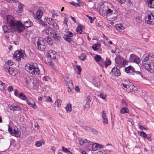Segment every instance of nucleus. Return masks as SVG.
Wrapping results in <instances>:
<instances>
[{"instance_id":"obj_39","label":"nucleus","mask_w":154,"mask_h":154,"mask_svg":"<svg viewBox=\"0 0 154 154\" xmlns=\"http://www.w3.org/2000/svg\"><path fill=\"white\" fill-rule=\"evenodd\" d=\"M19 97L22 100H25L26 99V96L23 93H21L19 95Z\"/></svg>"},{"instance_id":"obj_20","label":"nucleus","mask_w":154,"mask_h":154,"mask_svg":"<svg viewBox=\"0 0 154 154\" xmlns=\"http://www.w3.org/2000/svg\"><path fill=\"white\" fill-rule=\"evenodd\" d=\"M3 29L5 33H11L12 31L11 29H9L7 26L4 25L3 26Z\"/></svg>"},{"instance_id":"obj_37","label":"nucleus","mask_w":154,"mask_h":154,"mask_svg":"<svg viewBox=\"0 0 154 154\" xmlns=\"http://www.w3.org/2000/svg\"><path fill=\"white\" fill-rule=\"evenodd\" d=\"M150 69H149L148 71L151 72H152L154 71V64L151 63L150 64Z\"/></svg>"},{"instance_id":"obj_8","label":"nucleus","mask_w":154,"mask_h":154,"mask_svg":"<svg viewBox=\"0 0 154 154\" xmlns=\"http://www.w3.org/2000/svg\"><path fill=\"white\" fill-rule=\"evenodd\" d=\"M106 14L107 15H110L113 14L114 19L115 20L117 18V12L116 10L113 11L111 9L108 8L106 11Z\"/></svg>"},{"instance_id":"obj_61","label":"nucleus","mask_w":154,"mask_h":154,"mask_svg":"<svg viewBox=\"0 0 154 154\" xmlns=\"http://www.w3.org/2000/svg\"><path fill=\"white\" fill-rule=\"evenodd\" d=\"M91 98L90 96H88L87 99V101L88 102H90L91 101Z\"/></svg>"},{"instance_id":"obj_16","label":"nucleus","mask_w":154,"mask_h":154,"mask_svg":"<svg viewBox=\"0 0 154 154\" xmlns=\"http://www.w3.org/2000/svg\"><path fill=\"white\" fill-rule=\"evenodd\" d=\"M127 83H128V86L127 90L128 92L129 91H134L135 89H134V88H136L134 85L132 83H130V82L129 81H127Z\"/></svg>"},{"instance_id":"obj_32","label":"nucleus","mask_w":154,"mask_h":154,"mask_svg":"<svg viewBox=\"0 0 154 154\" xmlns=\"http://www.w3.org/2000/svg\"><path fill=\"white\" fill-rule=\"evenodd\" d=\"M150 63H144L143 65V67L146 68L147 70L148 71L149 69H150Z\"/></svg>"},{"instance_id":"obj_15","label":"nucleus","mask_w":154,"mask_h":154,"mask_svg":"<svg viewBox=\"0 0 154 154\" xmlns=\"http://www.w3.org/2000/svg\"><path fill=\"white\" fill-rule=\"evenodd\" d=\"M66 85L67 86V88H68L69 90L68 92H69L70 91H71V89L73 87V84L72 81H70L69 82L68 81L66 80Z\"/></svg>"},{"instance_id":"obj_48","label":"nucleus","mask_w":154,"mask_h":154,"mask_svg":"<svg viewBox=\"0 0 154 154\" xmlns=\"http://www.w3.org/2000/svg\"><path fill=\"white\" fill-rule=\"evenodd\" d=\"M24 81L27 84H29L30 83V80L29 79V78L27 79L26 78H24Z\"/></svg>"},{"instance_id":"obj_43","label":"nucleus","mask_w":154,"mask_h":154,"mask_svg":"<svg viewBox=\"0 0 154 154\" xmlns=\"http://www.w3.org/2000/svg\"><path fill=\"white\" fill-rule=\"evenodd\" d=\"M90 108V105L88 102L86 103L84 107V109L87 110Z\"/></svg>"},{"instance_id":"obj_47","label":"nucleus","mask_w":154,"mask_h":154,"mask_svg":"<svg viewBox=\"0 0 154 154\" xmlns=\"http://www.w3.org/2000/svg\"><path fill=\"white\" fill-rule=\"evenodd\" d=\"M62 151L64 152L67 153L68 152L69 150L68 149L65 148L64 146H63L62 147Z\"/></svg>"},{"instance_id":"obj_59","label":"nucleus","mask_w":154,"mask_h":154,"mask_svg":"<svg viewBox=\"0 0 154 154\" xmlns=\"http://www.w3.org/2000/svg\"><path fill=\"white\" fill-rule=\"evenodd\" d=\"M139 128L141 129H144V130H147V128H145L142 125H139Z\"/></svg>"},{"instance_id":"obj_40","label":"nucleus","mask_w":154,"mask_h":154,"mask_svg":"<svg viewBox=\"0 0 154 154\" xmlns=\"http://www.w3.org/2000/svg\"><path fill=\"white\" fill-rule=\"evenodd\" d=\"M128 83H127V82H125V83H122L121 85L124 88H126V90L128 91L127 90L128 86Z\"/></svg>"},{"instance_id":"obj_58","label":"nucleus","mask_w":154,"mask_h":154,"mask_svg":"<svg viewBox=\"0 0 154 154\" xmlns=\"http://www.w3.org/2000/svg\"><path fill=\"white\" fill-rule=\"evenodd\" d=\"M79 143L80 144V145L82 146L83 145V144L84 143V140H81L79 141Z\"/></svg>"},{"instance_id":"obj_44","label":"nucleus","mask_w":154,"mask_h":154,"mask_svg":"<svg viewBox=\"0 0 154 154\" xmlns=\"http://www.w3.org/2000/svg\"><path fill=\"white\" fill-rule=\"evenodd\" d=\"M140 61V60L138 57H137L136 59L133 61V62L137 64H138Z\"/></svg>"},{"instance_id":"obj_1","label":"nucleus","mask_w":154,"mask_h":154,"mask_svg":"<svg viewBox=\"0 0 154 154\" xmlns=\"http://www.w3.org/2000/svg\"><path fill=\"white\" fill-rule=\"evenodd\" d=\"M6 23L9 24L12 31H17L20 32L25 29L24 25L20 21H16L14 18L11 15H8L6 17Z\"/></svg>"},{"instance_id":"obj_11","label":"nucleus","mask_w":154,"mask_h":154,"mask_svg":"<svg viewBox=\"0 0 154 154\" xmlns=\"http://www.w3.org/2000/svg\"><path fill=\"white\" fill-rule=\"evenodd\" d=\"M53 30L51 27L47 26L46 27L43 31V32H45L47 35H52Z\"/></svg>"},{"instance_id":"obj_57","label":"nucleus","mask_w":154,"mask_h":154,"mask_svg":"<svg viewBox=\"0 0 154 154\" xmlns=\"http://www.w3.org/2000/svg\"><path fill=\"white\" fill-rule=\"evenodd\" d=\"M8 130L9 132L11 134L12 133V132H13L12 131H13V130H12V129L10 127V126H8Z\"/></svg>"},{"instance_id":"obj_56","label":"nucleus","mask_w":154,"mask_h":154,"mask_svg":"<svg viewBox=\"0 0 154 154\" xmlns=\"http://www.w3.org/2000/svg\"><path fill=\"white\" fill-rule=\"evenodd\" d=\"M14 94L15 96L17 97H19L20 94L18 93V91L17 90H15L14 91Z\"/></svg>"},{"instance_id":"obj_26","label":"nucleus","mask_w":154,"mask_h":154,"mask_svg":"<svg viewBox=\"0 0 154 154\" xmlns=\"http://www.w3.org/2000/svg\"><path fill=\"white\" fill-rule=\"evenodd\" d=\"M8 72L11 75H12L15 76L16 74V71H14L13 68L10 67L9 68Z\"/></svg>"},{"instance_id":"obj_38","label":"nucleus","mask_w":154,"mask_h":154,"mask_svg":"<svg viewBox=\"0 0 154 154\" xmlns=\"http://www.w3.org/2000/svg\"><path fill=\"white\" fill-rule=\"evenodd\" d=\"M5 87V84L2 81H0V90H4Z\"/></svg>"},{"instance_id":"obj_2","label":"nucleus","mask_w":154,"mask_h":154,"mask_svg":"<svg viewBox=\"0 0 154 154\" xmlns=\"http://www.w3.org/2000/svg\"><path fill=\"white\" fill-rule=\"evenodd\" d=\"M25 69L32 75H38L40 73V69L36 63H31L27 64L25 66Z\"/></svg>"},{"instance_id":"obj_7","label":"nucleus","mask_w":154,"mask_h":154,"mask_svg":"<svg viewBox=\"0 0 154 154\" xmlns=\"http://www.w3.org/2000/svg\"><path fill=\"white\" fill-rule=\"evenodd\" d=\"M119 66H116L112 69L111 72L114 73V75L115 76L118 77L120 75L121 73L119 70Z\"/></svg>"},{"instance_id":"obj_17","label":"nucleus","mask_w":154,"mask_h":154,"mask_svg":"<svg viewBox=\"0 0 154 154\" xmlns=\"http://www.w3.org/2000/svg\"><path fill=\"white\" fill-rule=\"evenodd\" d=\"M47 22L50 25L55 27V26H57V25L55 24V22L54 19H52L51 18H47Z\"/></svg>"},{"instance_id":"obj_52","label":"nucleus","mask_w":154,"mask_h":154,"mask_svg":"<svg viewBox=\"0 0 154 154\" xmlns=\"http://www.w3.org/2000/svg\"><path fill=\"white\" fill-rule=\"evenodd\" d=\"M13 64V62L12 61V60H9L8 61V65L11 66Z\"/></svg>"},{"instance_id":"obj_18","label":"nucleus","mask_w":154,"mask_h":154,"mask_svg":"<svg viewBox=\"0 0 154 154\" xmlns=\"http://www.w3.org/2000/svg\"><path fill=\"white\" fill-rule=\"evenodd\" d=\"M51 36L55 40L57 41H59L60 38V37L59 35L57 34L56 32L53 31L52 33V35H51Z\"/></svg>"},{"instance_id":"obj_4","label":"nucleus","mask_w":154,"mask_h":154,"mask_svg":"<svg viewBox=\"0 0 154 154\" xmlns=\"http://www.w3.org/2000/svg\"><path fill=\"white\" fill-rule=\"evenodd\" d=\"M13 57L19 62L20 61L21 59H24L26 55L23 50H17L14 53Z\"/></svg>"},{"instance_id":"obj_36","label":"nucleus","mask_w":154,"mask_h":154,"mask_svg":"<svg viewBox=\"0 0 154 154\" xmlns=\"http://www.w3.org/2000/svg\"><path fill=\"white\" fill-rule=\"evenodd\" d=\"M61 101L59 99H57L55 103V104L57 107H59L61 105Z\"/></svg>"},{"instance_id":"obj_24","label":"nucleus","mask_w":154,"mask_h":154,"mask_svg":"<svg viewBox=\"0 0 154 154\" xmlns=\"http://www.w3.org/2000/svg\"><path fill=\"white\" fill-rule=\"evenodd\" d=\"M128 109L126 107L122 108L120 111V112L121 114L128 113Z\"/></svg>"},{"instance_id":"obj_50","label":"nucleus","mask_w":154,"mask_h":154,"mask_svg":"<svg viewBox=\"0 0 154 154\" xmlns=\"http://www.w3.org/2000/svg\"><path fill=\"white\" fill-rule=\"evenodd\" d=\"M35 145L37 147H40L42 146V144L40 142L37 141L35 143Z\"/></svg>"},{"instance_id":"obj_30","label":"nucleus","mask_w":154,"mask_h":154,"mask_svg":"<svg viewBox=\"0 0 154 154\" xmlns=\"http://www.w3.org/2000/svg\"><path fill=\"white\" fill-rule=\"evenodd\" d=\"M82 26L78 25L76 29L77 32L79 34H81L82 33Z\"/></svg>"},{"instance_id":"obj_64","label":"nucleus","mask_w":154,"mask_h":154,"mask_svg":"<svg viewBox=\"0 0 154 154\" xmlns=\"http://www.w3.org/2000/svg\"><path fill=\"white\" fill-rule=\"evenodd\" d=\"M85 129L88 131V132H90L91 131L90 128L89 127H86L85 128Z\"/></svg>"},{"instance_id":"obj_62","label":"nucleus","mask_w":154,"mask_h":154,"mask_svg":"<svg viewBox=\"0 0 154 154\" xmlns=\"http://www.w3.org/2000/svg\"><path fill=\"white\" fill-rule=\"evenodd\" d=\"M71 5H72L73 6H76V5L79 6L78 4L76 3L75 2H72L70 3Z\"/></svg>"},{"instance_id":"obj_53","label":"nucleus","mask_w":154,"mask_h":154,"mask_svg":"<svg viewBox=\"0 0 154 154\" xmlns=\"http://www.w3.org/2000/svg\"><path fill=\"white\" fill-rule=\"evenodd\" d=\"M100 97L103 99H104L106 97V95L102 93H100Z\"/></svg>"},{"instance_id":"obj_34","label":"nucleus","mask_w":154,"mask_h":154,"mask_svg":"<svg viewBox=\"0 0 154 154\" xmlns=\"http://www.w3.org/2000/svg\"><path fill=\"white\" fill-rule=\"evenodd\" d=\"M43 98L45 100L48 102H51L52 101V100L51 97L49 96H44L43 97Z\"/></svg>"},{"instance_id":"obj_49","label":"nucleus","mask_w":154,"mask_h":154,"mask_svg":"<svg viewBox=\"0 0 154 154\" xmlns=\"http://www.w3.org/2000/svg\"><path fill=\"white\" fill-rule=\"evenodd\" d=\"M4 67L5 71L7 72H8V70H9L10 66L7 64V65H5Z\"/></svg>"},{"instance_id":"obj_23","label":"nucleus","mask_w":154,"mask_h":154,"mask_svg":"<svg viewBox=\"0 0 154 154\" xmlns=\"http://www.w3.org/2000/svg\"><path fill=\"white\" fill-rule=\"evenodd\" d=\"M19 4L20 5H18L17 12L19 13H21L23 11V5L20 3H19Z\"/></svg>"},{"instance_id":"obj_13","label":"nucleus","mask_w":154,"mask_h":154,"mask_svg":"<svg viewBox=\"0 0 154 154\" xmlns=\"http://www.w3.org/2000/svg\"><path fill=\"white\" fill-rule=\"evenodd\" d=\"M27 103L29 104L30 106L33 108H36V106L35 104V102L32 99L27 100L26 101Z\"/></svg>"},{"instance_id":"obj_9","label":"nucleus","mask_w":154,"mask_h":154,"mask_svg":"<svg viewBox=\"0 0 154 154\" xmlns=\"http://www.w3.org/2000/svg\"><path fill=\"white\" fill-rule=\"evenodd\" d=\"M8 108L10 110L14 111H17L20 112L21 110L20 107L17 105L13 104L8 106Z\"/></svg>"},{"instance_id":"obj_22","label":"nucleus","mask_w":154,"mask_h":154,"mask_svg":"<svg viewBox=\"0 0 154 154\" xmlns=\"http://www.w3.org/2000/svg\"><path fill=\"white\" fill-rule=\"evenodd\" d=\"M24 26L27 27H29L32 26V23L29 20H28L24 22Z\"/></svg>"},{"instance_id":"obj_14","label":"nucleus","mask_w":154,"mask_h":154,"mask_svg":"<svg viewBox=\"0 0 154 154\" xmlns=\"http://www.w3.org/2000/svg\"><path fill=\"white\" fill-rule=\"evenodd\" d=\"M102 116L103 123L104 124H108V121L107 117L106 115L105 112L104 111H103L102 112Z\"/></svg>"},{"instance_id":"obj_42","label":"nucleus","mask_w":154,"mask_h":154,"mask_svg":"<svg viewBox=\"0 0 154 154\" xmlns=\"http://www.w3.org/2000/svg\"><path fill=\"white\" fill-rule=\"evenodd\" d=\"M149 58V55H147V56H144L142 57V61L143 62H145L147 60H148Z\"/></svg>"},{"instance_id":"obj_41","label":"nucleus","mask_w":154,"mask_h":154,"mask_svg":"<svg viewBox=\"0 0 154 154\" xmlns=\"http://www.w3.org/2000/svg\"><path fill=\"white\" fill-rule=\"evenodd\" d=\"M86 16L90 20V22L91 23H92L94 19H95V18L94 17L92 18L91 17L89 16L88 15H86Z\"/></svg>"},{"instance_id":"obj_45","label":"nucleus","mask_w":154,"mask_h":154,"mask_svg":"<svg viewBox=\"0 0 154 154\" xmlns=\"http://www.w3.org/2000/svg\"><path fill=\"white\" fill-rule=\"evenodd\" d=\"M105 63L107 64V65H110L111 64V61L108 58H106V61Z\"/></svg>"},{"instance_id":"obj_60","label":"nucleus","mask_w":154,"mask_h":154,"mask_svg":"<svg viewBox=\"0 0 154 154\" xmlns=\"http://www.w3.org/2000/svg\"><path fill=\"white\" fill-rule=\"evenodd\" d=\"M117 1H119L120 4H122L123 3H125L126 0H117Z\"/></svg>"},{"instance_id":"obj_33","label":"nucleus","mask_w":154,"mask_h":154,"mask_svg":"<svg viewBox=\"0 0 154 154\" xmlns=\"http://www.w3.org/2000/svg\"><path fill=\"white\" fill-rule=\"evenodd\" d=\"M137 57V56L133 54H131L130 57V60L131 61L133 62L136 59Z\"/></svg>"},{"instance_id":"obj_51","label":"nucleus","mask_w":154,"mask_h":154,"mask_svg":"<svg viewBox=\"0 0 154 154\" xmlns=\"http://www.w3.org/2000/svg\"><path fill=\"white\" fill-rule=\"evenodd\" d=\"M93 146H95L96 148H100L101 147V145L97 143L94 144Z\"/></svg>"},{"instance_id":"obj_5","label":"nucleus","mask_w":154,"mask_h":154,"mask_svg":"<svg viewBox=\"0 0 154 154\" xmlns=\"http://www.w3.org/2000/svg\"><path fill=\"white\" fill-rule=\"evenodd\" d=\"M46 48L45 42L41 38H38L37 42V48L40 51H44Z\"/></svg>"},{"instance_id":"obj_10","label":"nucleus","mask_w":154,"mask_h":154,"mask_svg":"<svg viewBox=\"0 0 154 154\" xmlns=\"http://www.w3.org/2000/svg\"><path fill=\"white\" fill-rule=\"evenodd\" d=\"M47 54L48 57L51 59H55L56 58V52L54 51H48Z\"/></svg>"},{"instance_id":"obj_29","label":"nucleus","mask_w":154,"mask_h":154,"mask_svg":"<svg viewBox=\"0 0 154 154\" xmlns=\"http://www.w3.org/2000/svg\"><path fill=\"white\" fill-rule=\"evenodd\" d=\"M92 83L95 86L98 87L100 85V83L99 81H96L95 79H93Z\"/></svg>"},{"instance_id":"obj_35","label":"nucleus","mask_w":154,"mask_h":154,"mask_svg":"<svg viewBox=\"0 0 154 154\" xmlns=\"http://www.w3.org/2000/svg\"><path fill=\"white\" fill-rule=\"evenodd\" d=\"M86 57L85 54H81V55L79 57V58L82 61H84Z\"/></svg>"},{"instance_id":"obj_6","label":"nucleus","mask_w":154,"mask_h":154,"mask_svg":"<svg viewBox=\"0 0 154 154\" xmlns=\"http://www.w3.org/2000/svg\"><path fill=\"white\" fill-rule=\"evenodd\" d=\"M73 36V33L71 32L68 31V33L64 34L63 36V38L65 40L69 42H70L72 40L71 37Z\"/></svg>"},{"instance_id":"obj_21","label":"nucleus","mask_w":154,"mask_h":154,"mask_svg":"<svg viewBox=\"0 0 154 154\" xmlns=\"http://www.w3.org/2000/svg\"><path fill=\"white\" fill-rule=\"evenodd\" d=\"M115 27L117 30L119 32H122L124 30V28L121 24H118L116 25Z\"/></svg>"},{"instance_id":"obj_3","label":"nucleus","mask_w":154,"mask_h":154,"mask_svg":"<svg viewBox=\"0 0 154 154\" xmlns=\"http://www.w3.org/2000/svg\"><path fill=\"white\" fill-rule=\"evenodd\" d=\"M145 23L149 24H154V11H148L146 13Z\"/></svg>"},{"instance_id":"obj_55","label":"nucleus","mask_w":154,"mask_h":154,"mask_svg":"<svg viewBox=\"0 0 154 154\" xmlns=\"http://www.w3.org/2000/svg\"><path fill=\"white\" fill-rule=\"evenodd\" d=\"M94 51H97L98 49L96 44L94 45L92 47Z\"/></svg>"},{"instance_id":"obj_28","label":"nucleus","mask_w":154,"mask_h":154,"mask_svg":"<svg viewBox=\"0 0 154 154\" xmlns=\"http://www.w3.org/2000/svg\"><path fill=\"white\" fill-rule=\"evenodd\" d=\"M66 111L67 112H69L72 110L71 105L70 103L68 104L65 108Z\"/></svg>"},{"instance_id":"obj_25","label":"nucleus","mask_w":154,"mask_h":154,"mask_svg":"<svg viewBox=\"0 0 154 154\" xmlns=\"http://www.w3.org/2000/svg\"><path fill=\"white\" fill-rule=\"evenodd\" d=\"M45 39L49 45H52L53 44V42L51 38H49L48 36H47L45 37Z\"/></svg>"},{"instance_id":"obj_12","label":"nucleus","mask_w":154,"mask_h":154,"mask_svg":"<svg viewBox=\"0 0 154 154\" xmlns=\"http://www.w3.org/2000/svg\"><path fill=\"white\" fill-rule=\"evenodd\" d=\"M148 7L152 8H154V0H145Z\"/></svg>"},{"instance_id":"obj_54","label":"nucleus","mask_w":154,"mask_h":154,"mask_svg":"<svg viewBox=\"0 0 154 154\" xmlns=\"http://www.w3.org/2000/svg\"><path fill=\"white\" fill-rule=\"evenodd\" d=\"M13 89V88L11 86H9L8 87V91L9 92L12 91Z\"/></svg>"},{"instance_id":"obj_46","label":"nucleus","mask_w":154,"mask_h":154,"mask_svg":"<svg viewBox=\"0 0 154 154\" xmlns=\"http://www.w3.org/2000/svg\"><path fill=\"white\" fill-rule=\"evenodd\" d=\"M140 135L141 137H142L143 138H145L147 136L146 134L143 131L140 132Z\"/></svg>"},{"instance_id":"obj_63","label":"nucleus","mask_w":154,"mask_h":154,"mask_svg":"<svg viewBox=\"0 0 154 154\" xmlns=\"http://www.w3.org/2000/svg\"><path fill=\"white\" fill-rule=\"evenodd\" d=\"M76 67L79 72H81V71L82 69L80 66L79 65H77Z\"/></svg>"},{"instance_id":"obj_19","label":"nucleus","mask_w":154,"mask_h":154,"mask_svg":"<svg viewBox=\"0 0 154 154\" xmlns=\"http://www.w3.org/2000/svg\"><path fill=\"white\" fill-rule=\"evenodd\" d=\"M125 71L127 73H131L134 71V69L132 66H130L125 68Z\"/></svg>"},{"instance_id":"obj_27","label":"nucleus","mask_w":154,"mask_h":154,"mask_svg":"<svg viewBox=\"0 0 154 154\" xmlns=\"http://www.w3.org/2000/svg\"><path fill=\"white\" fill-rule=\"evenodd\" d=\"M12 133L11 134V135L13 136H15L16 137H18L20 136L19 132L15 130L14 129Z\"/></svg>"},{"instance_id":"obj_31","label":"nucleus","mask_w":154,"mask_h":154,"mask_svg":"<svg viewBox=\"0 0 154 154\" xmlns=\"http://www.w3.org/2000/svg\"><path fill=\"white\" fill-rule=\"evenodd\" d=\"M94 58L97 62H98L102 60L101 57L100 55L97 54L95 55Z\"/></svg>"}]
</instances>
